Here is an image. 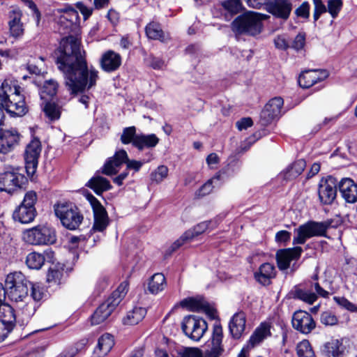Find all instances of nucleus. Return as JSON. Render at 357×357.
<instances>
[{
    "label": "nucleus",
    "mask_w": 357,
    "mask_h": 357,
    "mask_svg": "<svg viewBox=\"0 0 357 357\" xmlns=\"http://www.w3.org/2000/svg\"><path fill=\"white\" fill-rule=\"evenodd\" d=\"M10 17L12 18L9 22L11 36L15 38L21 36L24 33L23 25L21 22V13L13 10Z\"/></svg>",
    "instance_id": "nucleus-40"
},
{
    "label": "nucleus",
    "mask_w": 357,
    "mask_h": 357,
    "mask_svg": "<svg viewBox=\"0 0 357 357\" xmlns=\"http://www.w3.org/2000/svg\"><path fill=\"white\" fill-rule=\"evenodd\" d=\"M58 89V84L54 79L46 80L40 91L41 98L45 99L48 97L52 98L56 95Z\"/></svg>",
    "instance_id": "nucleus-46"
},
{
    "label": "nucleus",
    "mask_w": 357,
    "mask_h": 357,
    "mask_svg": "<svg viewBox=\"0 0 357 357\" xmlns=\"http://www.w3.org/2000/svg\"><path fill=\"white\" fill-rule=\"evenodd\" d=\"M55 214L68 229H76L83 220L79 209L72 204L61 203L55 206Z\"/></svg>",
    "instance_id": "nucleus-8"
},
{
    "label": "nucleus",
    "mask_w": 357,
    "mask_h": 357,
    "mask_svg": "<svg viewBox=\"0 0 357 357\" xmlns=\"http://www.w3.org/2000/svg\"><path fill=\"white\" fill-rule=\"evenodd\" d=\"M62 14L58 20L59 31L63 33H74L76 35L79 31V17L77 10L69 8L61 10Z\"/></svg>",
    "instance_id": "nucleus-11"
},
{
    "label": "nucleus",
    "mask_w": 357,
    "mask_h": 357,
    "mask_svg": "<svg viewBox=\"0 0 357 357\" xmlns=\"http://www.w3.org/2000/svg\"><path fill=\"white\" fill-rule=\"evenodd\" d=\"M296 354L298 357H316L310 342L307 340L297 344Z\"/></svg>",
    "instance_id": "nucleus-47"
},
{
    "label": "nucleus",
    "mask_w": 357,
    "mask_h": 357,
    "mask_svg": "<svg viewBox=\"0 0 357 357\" xmlns=\"http://www.w3.org/2000/svg\"><path fill=\"white\" fill-rule=\"evenodd\" d=\"M306 167V162L303 159H300L293 162L284 172L285 180H293L298 177L304 171Z\"/></svg>",
    "instance_id": "nucleus-39"
},
{
    "label": "nucleus",
    "mask_w": 357,
    "mask_h": 357,
    "mask_svg": "<svg viewBox=\"0 0 357 357\" xmlns=\"http://www.w3.org/2000/svg\"><path fill=\"white\" fill-rule=\"evenodd\" d=\"M291 239V233L286 230H281L276 233L275 240L278 243L286 244Z\"/></svg>",
    "instance_id": "nucleus-62"
},
{
    "label": "nucleus",
    "mask_w": 357,
    "mask_h": 357,
    "mask_svg": "<svg viewBox=\"0 0 357 357\" xmlns=\"http://www.w3.org/2000/svg\"><path fill=\"white\" fill-rule=\"evenodd\" d=\"M118 306V300L113 302L107 298L102 303L91 317V324L98 325L104 322Z\"/></svg>",
    "instance_id": "nucleus-23"
},
{
    "label": "nucleus",
    "mask_w": 357,
    "mask_h": 357,
    "mask_svg": "<svg viewBox=\"0 0 357 357\" xmlns=\"http://www.w3.org/2000/svg\"><path fill=\"white\" fill-rule=\"evenodd\" d=\"M44 112L51 121L59 119L61 112V107L54 102H47L44 107Z\"/></svg>",
    "instance_id": "nucleus-50"
},
{
    "label": "nucleus",
    "mask_w": 357,
    "mask_h": 357,
    "mask_svg": "<svg viewBox=\"0 0 357 357\" xmlns=\"http://www.w3.org/2000/svg\"><path fill=\"white\" fill-rule=\"evenodd\" d=\"M178 357H203L202 352L198 348H184L178 352Z\"/></svg>",
    "instance_id": "nucleus-59"
},
{
    "label": "nucleus",
    "mask_w": 357,
    "mask_h": 357,
    "mask_svg": "<svg viewBox=\"0 0 357 357\" xmlns=\"http://www.w3.org/2000/svg\"><path fill=\"white\" fill-rule=\"evenodd\" d=\"M338 189L342 197L349 204L357 202V183L350 178H342L338 182Z\"/></svg>",
    "instance_id": "nucleus-25"
},
{
    "label": "nucleus",
    "mask_w": 357,
    "mask_h": 357,
    "mask_svg": "<svg viewBox=\"0 0 357 357\" xmlns=\"http://www.w3.org/2000/svg\"><path fill=\"white\" fill-rule=\"evenodd\" d=\"M272 323L269 321H264L255 329L247 343V349H253L260 345L265 340L272 335Z\"/></svg>",
    "instance_id": "nucleus-21"
},
{
    "label": "nucleus",
    "mask_w": 357,
    "mask_h": 357,
    "mask_svg": "<svg viewBox=\"0 0 357 357\" xmlns=\"http://www.w3.org/2000/svg\"><path fill=\"white\" fill-rule=\"evenodd\" d=\"M54 252L51 250L45 251L44 254L36 252L29 253L26 258V264L29 268L38 270L44 264L45 259H52Z\"/></svg>",
    "instance_id": "nucleus-29"
},
{
    "label": "nucleus",
    "mask_w": 357,
    "mask_h": 357,
    "mask_svg": "<svg viewBox=\"0 0 357 357\" xmlns=\"http://www.w3.org/2000/svg\"><path fill=\"white\" fill-rule=\"evenodd\" d=\"M328 75L329 73L325 68L305 69L300 74L298 82L301 87L307 89L325 79Z\"/></svg>",
    "instance_id": "nucleus-18"
},
{
    "label": "nucleus",
    "mask_w": 357,
    "mask_h": 357,
    "mask_svg": "<svg viewBox=\"0 0 357 357\" xmlns=\"http://www.w3.org/2000/svg\"><path fill=\"white\" fill-rule=\"evenodd\" d=\"M26 181L25 176L19 173L17 169L12 168L0 174V191L12 193Z\"/></svg>",
    "instance_id": "nucleus-12"
},
{
    "label": "nucleus",
    "mask_w": 357,
    "mask_h": 357,
    "mask_svg": "<svg viewBox=\"0 0 357 357\" xmlns=\"http://www.w3.org/2000/svg\"><path fill=\"white\" fill-rule=\"evenodd\" d=\"M27 6L33 11V13L36 17V24L38 25L40 23L41 14L37 8V6L33 1H28Z\"/></svg>",
    "instance_id": "nucleus-64"
},
{
    "label": "nucleus",
    "mask_w": 357,
    "mask_h": 357,
    "mask_svg": "<svg viewBox=\"0 0 357 357\" xmlns=\"http://www.w3.org/2000/svg\"><path fill=\"white\" fill-rule=\"evenodd\" d=\"M277 275V271L274 264L266 262L261 264L254 273V278L257 282L262 286L267 287L272 284V280Z\"/></svg>",
    "instance_id": "nucleus-22"
},
{
    "label": "nucleus",
    "mask_w": 357,
    "mask_h": 357,
    "mask_svg": "<svg viewBox=\"0 0 357 357\" xmlns=\"http://www.w3.org/2000/svg\"><path fill=\"white\" fill-rule=\"evenodd\" d=\"M273 41L275 47L279 50H286L290 47L284 36H277Z\"/></svg>",
    "instance_id": "nucleus-63"
},
{
    "label": "nucleus",
    "mask_w": 357,
    "mask_h": 357,
    "mask_svg": "<svg viewBox=\"0 0 357 357\" xmlns=\"http://www.w3.org/2000/svg\"><path fill=\"white\" fill-rule=\"evenodd\" d=\"M5 285L8 298L15 303L31 299L40 301L43 296L40 285L29 282L21 272L8 274Z\"/></svg>",
    "instance_id": "nucleus-1"
},
{
    "label": "nucleus",
    "mask_w": 357,
    "mask_h": 357,
    "mask_svg": "<svg viewBox=\"0 0 357 357\" xmlns=\"http://www.w3.org/2000/svg\"><path fill=\"white\" fill-rule=\"evenodd\" d=\"M0 321L11 331L15 324L17 323V316L15 314L14 310L10 305L3 304L0 307Z\"/></svg>",
    "instance_id": "nucleus-35"
},
{
    "label": "nucleus",
    "mask_w": 357,
    "mask_h": 357,
    "mask_svg": "<svg viewBox=\"0 0 357 357\" xmlns=\"http://www.w3.org/2000/svg\"><path fill=\"white\" fill-rule=\"evenodd\" d=\"M270 133V130L265 128H261L258 131L255 132L252 135L247 137V148L252 145L255 142Z\"/></svg>",
    "instance_id": "nucleus-60"
},
{
    "label": "nucleus",
    "mask_w": 357,
    "mask_h": 357,
    "mask_svg": "<svg viewBox=\"0 0 357 357\" xmlns=\"http://www.w3.org/2000/svg\"><path fill=\"white\" fill-rule=\"evenodd\" d=\"M305 43V33L304 32L299 33L294 39L289 47L298 51L304 47Z\"/></svg>",
    "instance_id": "nucleus-61"
},
{
    "label": "nucleus",
    "mask_w": 357,
    "mask_h": 357,
    "mask_svg": "<svg viewBox=\"0 0 357 357\" xmlns=\"http://www.w3.org/2000/svg\"><path fill=\"white\" fill-rule=\"evenodd\" d=\"M63 276V270L50 268L47 275V281L48 283L59 284L61 283Z\"/></svg>",
    "instance_id": "nucleus-52"
},
{
    "label": "nucleus",
    "mask_w": 357,
    "mask_h": 357,
    "mask_svg": "<svg viewBox=\"0 0 357 357\" xmlns=\"http://www.w3.org/2000/svg\"><path fill=\"white\" fill-rule=\"evenodd\" d=\"M180 304L191 311H203L212 319L216 317L215 310L202 299L185 298L181 301Z\"/></svg>",
    "instance_id": "nucleus-26"
},
{
    "label": "nucleus",
    "mask_w": 357,
    "mask_h": 357,
    "mask_svg": "<svg viewBox=\"0 0 357 357\" xmlns=\"http://www.w3.org/2000/svg\"><path fill=\"white\" fill-rule=\"evenodd\" d=\"M209 224L210 222H202L197 224L192 229L184 232L182 236L175 241L171 245L170 248L172 252L176 250L186 242L190 241L195 237L203 234L208 228Z\"/></svg>",
    "instance_id": "nucleus-24"
},
{
    "label": "nucleus",
    "mask_w": 357,
    "mask_h": 357,
    "mask_svg": "<svg viewBox=\"0 0 357 357\" xmlns=\"http://www.w3.org/2000/svg\"><path fill=\"white\" fill-rule=\"evenodd\" d=\"M220 174L219 173L216 174L213 178L208 179L196 191L195 196L200 198L209 195L214 188L213 183L216 181H220Z\"/></svg>",
    "instance_id": "nucleus-44"
},
{
    "label": "nucleus",
    "mask_w": 357,
    "mask_h": 357,
    "mask_svg": "<svg viewBox=\"0 0 357 357\" xmlns=\"http://www.w3.org/2000/svg\"><path fill=\"white\" fill-rule=\"evenodd\" d=\"M291 322L293 328L303 334L310 333L316 326L312 315L303 310L294 313Z\"/></svg>",
    "instance_id": "nucleus-20"
},
{
    "label": "nucleus",
    "mask_w": 357,
    "mask_h": 357,
    "mask_svg": "<svg viewBox=\"0 0 357 357\" xmlns=\"http://www.w3.org/2000/svg\"><path fill=\"white\" fill-rule=\"evenodd\" d=\"M145 162L144 161L129 160L127 152L122 149L116 151L113 157L107 160L102 168V173L107 176L116 174L123 163L126 164L127 169H132L137 172Z\"/></svg>",
    "instance_id": "nucleus-6"
},
{
    "label": "nucleus",
    "mask_w": 357,
    "mask_h": 357,
    "mask_svg": "<svg viewBox=\"0 0 357 357\" xmlns=\"http://www.w3.org/2000/svg\"><path fill=\"white\" fill-rule=\"evenodd\" d=\"M146 310L142 307H135L132 310L128 312L123 319L124 325L133 326L139 323L145 317Z\"/></svg>",
    "instance_id": "nucleus-37"
},
{
    "label": "nucleus",
    "mask_w": 357,
    "mask_h": 357,
    "mask_svg": "<svg viewBox=\"0 0 357 357\" xmlns=\"http://www.w3.org/2000/svg\"><path fill=\"white\" fill-rule=\"evenodd\" d=\"M289 294L292 298L302 301L309 305H312L317 300V296L315 293L308 289H302L300 285L294 286Z\"/></svg>",
    "instance_id": "nucleus-34"
},
{
    "label": "nucleus",
    "mask_w": 357,
    "mask_h": 357,
    "mask_svg": "<svg viewBox=\"0 0 357 357\" xmlns=\"http://www.w3.org/2000/svg\"><path fill=\"white\" fill-rule=\"evenodd\" d=\"M93 213V225L92 229L96 231H104L109 225L107 213L101 203L91 194L86 195Z\"/></svg>",
    "instance_id": "nucleus-13"
},
{
    "label": "nucleus",
    "mask_w": 357,
    "mask_h": 357,
    "mask_svg": "<svg viewBox=\"0 0 357 357\" xmlns=\"http://www.w3.org/2000/svg\"><path fill=\"white\" fill-rule=\"evenodd\" d=\"M314 4L313 19L317 22L320 16L327 12V7L322 0H312Z\"/></svg>",
    "instance_id": "nucleus-55"
},
{
    "label": "nucleus",
    "mask_w": 357,
    "mask_h": 357,
    "mask_svg": "<svg viewBox=\"0 0 357 357\" xmlns=\"http://www.w3.org/2000/svg\"><path fill=\"white\" fill-rule=\"evenodd\" d=\"M223 8L231 14H237L243 9L241 0H227L222 3Z\"/></svg>",
    "instance_id": "nucleus-51"
},
{
    "label": "nucleus",
    "mask_w": 357,
    "mask_h": 357,
    "mask_svg": "<svg viewBox=\"0 0 357 357\" xmlns=\"http://www.w3.org/2000/svg\"><path fill=\"white\" fill-rule=\"evenodd\" d=\"M87 186L93 189L98 195H100L102 192L109 190L112 188V185L109 180L100 176L91 178L88 181Z\"/></svg>",
    "instance_id": "nucleus-38"
},
{
    "label": "nucleus",
    "mask_w": 357,
    "mask_h": 357,
    "mask_svg": "<svg viewBox=\"0 0 357 357\" xmlns=\"http://www.w3.org/2000/svg\"><path fill=\"white\" fill-rule=\"evenodd\" d=\"M0 107L12 116H22L27 112L20 87L11 81L4 80L0 86Z\"/></svg>",
    "instance_id": "nucleus-3"
},
{
    "label": "nucleus",
    "mask_w": 357,
    "mask_h": 357,
    "mask_svg": "<svg viewBox=\"0 0 357 357\" xmlns=\"http://www.w3.org/2000/svg\"><path fill=\"white\" fill-rule=\"evenodd\" d=\"M229 327L233 337L240 338L245 328V313L243 311L236 313L230 321Z\"/></svg>",
    "instance_id": "nucleus-32"
},
{
    "label": "nucleus",
    "mask_w": 357,
    "mask_h": 357,
    "mask_svg": "<svg viewBox=\"0 0 357 357\" xmlns=\"http://www.w3.org/2000/svg\"><path fill=\"white\" fill-rule=\"evenodd\" d=\"M269 18L267 15L247 10V34L256 36L262 29V21Z\"/></svg>",
    "instance_id": "nucleus-28"
},
{
    "label": "nucleus",
    "mask_w": 357,
    "mask_h": 357,
    "mask_svg": "<svg viewBox=\"0 0 357 357\" xmlns=\"http://www.w3.org/2000/svg\"><path fill=\"white\" fill-rule=\"evenodd\" d=\"M310 5L307 1H303L294 10V14L297 17L307 20L310 17Z\"/></svg>",
    "instance_id": "nucleus-57"
},
{
    "label": "nucleus",
    "mask_w": 357,
    "mask_h": 357,
    "mask_svg": "<svg viewBox=\"0 0 357 357\" xmlns=\"http://www.w3.org/2000/svg\"><path fill=\"white\" fill-rule=\"evenodd\" d=\"M160 142V139L155 134H138L134 142V147L139 151L144 149H153Z\"/></svg>",
    "instance_id": "nucleus-33"
},
{
    "label": "nucleus",
    "mask_w": 357,
    "mask_h": 357,
    "mask_svg": "<svg viewBox=\"0 0 357 357\" xmlns=\"http://www.w3.org/2000/svg\"><path fill=\"white\" fill-rule=\"evenodd\" d=\"M231 28L238 38L245 33V13L234 19L231 24Z\"/></svg>",
    "instance_id": "nucleus-45"
},
{
    "label": "nucleus",
    "mask_w": 357,
    "mask_h": 357,
    "mask_svg": "<svg viewBox=\"0 0 357 357\" xmlns=\"http://www.w3.org/2000/svg\"><path fill=\"white\" fill-rule=\"evenodd\" d=\"M36 201V193L32 190L27 192L24 197L22 202L14 211L13 214V219L22 224L31 222L36 215L35 208Z\"/></svg>",
    "instance_id": "nucleus-9"
},
{
    "label": "nucleus",
    "mask_w": 357,
    "mask_h": 357,
    "mask_svg": "<svg viewBox=\"0 0 357 357\" xmlns=\"http://www.w3.org/2000/svg\"><path fill=\"white\" fill-rule=\"evenodd\" d=\"M138 134L136 132V128L135 126H130L125 128L123 130L121 135V142L123 144H132L134 146V142Z\"/></svg>",
    "instance_id": "nucleus-49"
},
{
    "label": "nucleus",
    "mask_w": 357,
    "mask_h": 357,
    "mask_svg": "<svg viewBox=\"0 0 357 357\" xmlns=\"http://www.w3.org/2000/svg\"><path fill=\"white\" fill-rule=\"evenodd\" d=\"M338 188V181L333 176H328L325 179H322L318 188L319 199L322 204H331L337 196V188Z\"/></svg>",
    "instance_id": "nucleus-14"
},
{
    "label": "nucleus",
    "mask_w": 357,
    "mask_h": 357,
    "mask_svg": "<svg viewBox=\"0 0 357 357\" xmlns=\"http://www.w3.org/2000/svg\"><path fill=\"white\" fill-rule=\"evenodd\" d=\"M334 301L340 307L351 312H357V306L344 297L334 296Z\"/></svg>",
    "instance_id": "nucleus-56"
},
{
    "label": "nucleus",
    "mask_w": 357,
    "mask_h": 357,
    "mask_svg": "<svg viewBox=\"0 0 357 357\" xmlns=\"http://www.w3.org/2000/svg\"><path fill=\"white\" fill-rule=\"evenodd\" d=\"M333 220L322 222L310 220L294 229L293 245H303L307 239L315 236L327 237V230L335 227Z\"/></svg>",
    "instance_id": "nucleus-5"
},
{
    "label": "nucleus",
    "mask_w": 357,
    "mask_h": 357,
    "mask_svg": "<svg viewBox=\"0 0 357 357\" xmlns=\"http://www.w3.org/2000/svg\"><path fill=\"white\" fill-rule=\"evenodd\" d=\"M38 301H34L33 299L27 300L24 301L26 303L23 306L19 307V311L17 312V323L20 326H24L26 324L31 317L34 314L36 308L37 304L36 302Z\"/></svg>",
    "instance_id": "nucleus-31"
},
{
    "label": "nucleus",
    "mask_w": 357,
    "mask_h": 357,
    "mask_svg": "<svg viewBox=\"0 0 357 357\" xmlns=\"http://www.w3.org/2000/svg\"><path fill=\"white\" fill-rule=\"evenodd\" d=\"M322 351L328 357H340L344 351V347L339 340L332 339L323 345Z\"/></svg>",
    "instance_id": "nucleus-36"
},
{
    "label": "nucleus",
    "mask_w": 357,
    "mask_h": 357,
    "mask_svg": "<svg viewBox=\"0 0 357 357\" xmlns=\"http://www.w3.org/2000/svg\"><path fill=\"white\" fill-rule=\"evenodd\" d=\"M20 135L15 130H7L0 132V153L10 152L18 144Z\"/></svg>",
    "instance_id": "nucleus-27"
},
{
    "label": "nucleus",
    "mask_w": 357,
    "mask_h": 357,
    "mask_svg": "<svg viewBox=\"0 0 357 357\" xmlns=\"http://www.w3.org/2000/svg\"><path fill=\"white\" fill-rule=\"evenodd\" d=\"M114 345V340L112 335L105 333L101 335L93 354V357H105Z\"/></svg>",
    "instance_id": "nucleus-30"
},
{
    "label": "nucleus",
    "mask_w": 357,
    "mask_h": 357,
    "mask_svg": "<svg viewBox=\"0 0 357 357\" xmlns=\"http://www.w3.org/2000/svg\"><path fill=\"white\" fill-rule=\"evenodd\" d=\"M181 326L184 333L195 341H199L208 329L206 321L195 315L185 317Z\"/></svg>",
    "instance_id": "nucleus-10"
},
{
    "label": "nucleus",
    "mask_w": 357,
    "mask_h": 357,
    "mask_svg": "<svg viewBox=\"0 0 357 357\" xmlns=\"http://www.w3.org/2000/svg\"><path fill=\"white\" fill-rule=\"evenodd\" d=\"M166 285L165 275L162 273H155L151 277L148 288L151 294H157L160 291H163Z\"/></svg>",
    "instance_id": "nucleus-41"
},
{
    "label": "nucleus",
    "mask_w": 357,
    "mask_h": 357,
    "mask_svg": "<svg viewBox=\"0 0 357 357\" xmlns=\"http://www.w3.org/2000/svg\"><path fill=\"white\" fill-rule=\"evenodd\" d=\"M23 238L26 243L35 245L53 244L56 241L54 229L45 225L26 230Z\"/></svg>",
    "instance_id": "nucleus-7"
},
{
    "label": "nucleus",
    "mask_w": 357,
    "mask_h": 357,
    "mask_svg": "<svg viewBox=\"0 0 357 357\" xmlns=\"http://www.w3.org/2000/svg\"><path fill=\"white\" fill-rule=\"evenodd\" d=\"M284 101L280 97L271 99L266 104L260 114L259 123L261 126H266L280 116Z\"/></svg>",
    "instance_id": "nucleus-15"
},
{
    "label": "nucleus",
    "mask_w": 357,
    "mask_h": 357,
    "mask_svg": "<svg viewBox=\"0 0 357 357\" xmlns=\"http://www.w3.org/2000/svg\"><path fill=\"white\" fill-rule=\"evenodd\" d=\"M320 321L325 326H334L337 324L338 319L333 312L326 311L321 313Z\"/></svg>",
    "instance_id": "nucleus-58"
},
{
    "label": "nucleus",
    "mask_w": 357,
    "mask_h": 357,
    "mask_svg": "<svg viewBox=\"0 0 357 357\" xmlns=\"http://www.w3.org/2000/svg\"><path fill=\"white\" fill-rule=\"evenodd\" d=\"M303 251V248L299 246L278 250L275 254L278 268L280 271L287 270L289 268L291 261L300 259Z\"/></svg>",
    "instance_id": "nucleus-19"
},
{
    "label": "nucleus",
    "mask_w": 357,
    "mask_h": 357,
    "mask_svg": "<svg viewBox=\"0 0 357 357\" xmlns=\"http://www.w3.org/2000/svg\"><path fill=\"white\" fill-rule=\"evenodd\" d=\"M146 34L149 38L153 40H165V35L160 25L158 23L152 22L146 26Z\"/></svg>",
    "instance_id": "nucleus-43"
},
{
    "label": "nucleus",
    "mask_w": 357,
    "mask_h": 357,
    "mask_svg": "<svg viewBox=\"0 0 357 357\" xmlns=\"http://www.w3.org/2000/svg\"><path fill=\"white\" fill-rule=\"evenodd\" d=\"M41 152V144L39 139H33L26 146L24 160L25 168L29 175H33L36 171L38 158Z\"/></svg>",
    "instance_id": "nucleus-16"
},
{
    "label": "nucleus",
    "mask_w": 357,
    "mask_h": 357,
    "mask_svg": "<svg viewBox=\"0 0 357 357\" xmlns=\"http://www.w3.org/2000/svg\"><path fill=\"white\" fill-rule=\"evenodd\" d=\"M327 12L333 18H335L342 7V0H328L327 1Z\"/></svg>",
    "instance_id": "nucleus-53"
},
{
    "label": "nucleus",
    "mask_w": 357,
    "mask_h": 357,
    "mask_svg": "<svg viewBox=\"0 0 357 357\" xmlns=\"http://www.w3.org/2000/svg\"><path fill=\"white\" fill-rule=\"evenodd\" d=\"M266 10L275 17L286 21L293 10V0H269Z\"/></svg>",
    "instance_id": "nucleus-17"
},
{
    "label": "nucleus",
    "mask_w": 357,
    "mask_h": 357,
    "mask_svg": "<svg viewBox=\"0 0 357 357\" xmlns=\"http://www.w3.org/2000/svg\"><path fill=\"white\" fill-rule=\"evenodd\" d=\"M169 169L165 165L158 166L150 174V179L152 183H160L168 176Z\"/></svg>",
    "instance_id": "nucleus-48"
},
{
    "label": "nucleus",
    "mask_w": 357,
    "mask_h": 357,
    "mask_svg": "<svg viewBox=\"0 0 357 357\" xmlns=\"http://www.w3.org/2000/svg\"><path fill=\"white\" fill-rule=\"evenodd\" d=\"M100 64L101 67H119L121 64V57L119 54L108 50L102 54Z\"/></svg>",
    "instance_id": "nucleus-42"
},
{
    "label": "nucleus",
    "mask_w": 357,
    "mask_h": 357,
    "mask_svg": "<svg viewBox=\"0 0 357 357\" xmlns=\"http://www.w3.org/2000/svg\"><path fill=\"white\" fill-rule=\"evenodd\" d=\"M128 291V284L121 283L112 295L108 298L112 302L118 300V305L121 303L122 298L126 296Z\"/></svg>",
    "instance_id": "nucleus-54"
},
{
    "label": "nucleus",
    "mask_w": 357,
    "mask_h": 357,
    "mask_svg": "<svg viewBox=\"0 0 357 357\" xmlns=\"http://www.w3.org/2000/svg\"><path fill=\"white\" fill-rule=\"evenodd\" d=\"M79 39L77 36L63 38L59 49L54 53V59L60 67H87L85 58L79 49Z\"/></svg>",
    "instance_id": "nucleus-2"
},
{
    "label": "nucleus",
    "mask_w": 357,
    "mask_h": 357,
    "mask_svg": "<svg viewBox=\"0 0 357 357\" xmlns=\"http://www.w3.org/2000/svg\"><path fill=\"white\" fill-rule=\"evenodd\" d=\"M70 93L77 96L96 85L98 72L89 68H60Z\"/></svg>",
    "instance_id": "nucleus-4"
}]
</instances>
